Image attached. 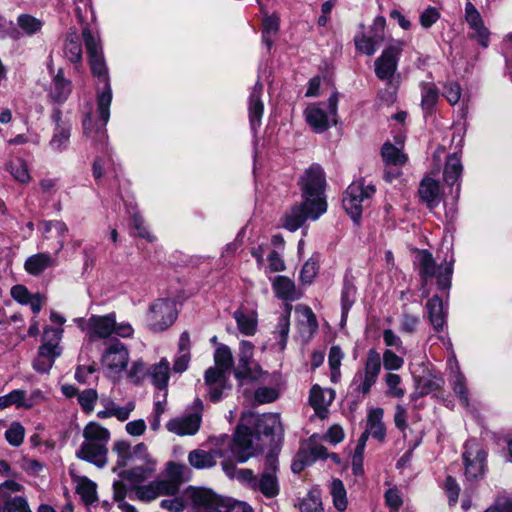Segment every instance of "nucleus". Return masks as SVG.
Instances as JSON below:
<instances>
[{
    "label": "nucleus",
    "mask_w": 512,
    "mask_h": 512,
    "mask_svg": "<svg viewBox=\"0 0 512 512\" xmlns=\"http://www.w3.org/2000/svg\"><path fill=\"white\" fill-rule=\"evenodd\" d=\"M64 53L69 61L78 63L82 59V47L76 31L70 32L67 35L64 47Z\"/></svg>",
    "instance_id": "a19ab883"
},
{
    "label": "nucleus",
    "mask_w": 512,
    "mask_h": 512,
    "mask_svg": "<svg viewBox=\"0 0 512 512\" xmlns=\"http://www.w3.org/2000/svg\"><path fill=\"white\" fill-rule=\"evenodd\" d=\"M134 498L141 502H151L158 498L153 481L147 485L133 487Z\"/></svg>",
    "instance_id": "6e6d98bb"
},
{
    "label": "nucleus",
    "mask_w": 512,
    "mask_h": 512,
    "mask_svg": "<svg viewBox=\"0 0 512 512\" xmlns=\"http://www.w3.org/2000/svg\"><path fill=\"white\" fill-rule=\"evenodd\" d=\"M107 447L102 443L84 441L76 451V457L102 468L107 463Z\"/></svg>",
    "instance_id": "6ab92c4d"
},
{
    "label": "nucleus",
    "mask_w": 512,
    "mask_h": 512,
    "mask_svg": "<svg viewBox=\"0 0 512 512\" xmlns=\"http://www.w3.org/2000/svg\"><path fill=\"white\" fill-rule=\"evenodd\" d=\"M128 362L129 352L126 346L119 341L111 343L102 355L103 366L115 374L126 369Z\"/></svg>",
    "instance_id": "4468645a"
},
{
    "label": "nucleus",
    "mask_w": 512,
    "mask_h": 512,
    "mask_svg": "<svg viewBox=\"0 0 512 512\" xmlns=\"http://www.w3.org/2000/svg\"><path fill=\"white\" fill-rule=\"evenodd\" d=\"M115 329V314L91 316L86 325V333L91 341L111 336Z\"/></svg>",
    "instance_id": "a211bd4d"
},
{
    "label": "nucleus",
    "mask_w": 512,
    "mask_h": 512,
    "mask_svg": "<svg viewBox=\"0 0 512 512\" xmlns=\"http://www.w3.org/2000/svg\"><path fill=\"white\" fill-rule=\"evenodd\" d=\"M331 494L337 510L343 511L347 506L346 490L341 480L335 479L331 484Z\"/></svg>",
    "instance_id": "603ef678"
},
{
    "label": "nucleus",
    "mask_w": 512,
    "mask_h": 512,
    "mask_svg": "<svg viewBox=\"0 0 512 512\" xmlns=\"http://www.w3.org/2000/svg\"><path fill=\"white\" fill-rule=\"evenodd\" d=\"M11 175L21 183H27L30 180L27 164L24 160L17 158L12 160L7 165Z\"/></svg>",
    "instance_id": "8fccbe9b"
},
{
    "label": "nucleus",
    "mask_w": 512,
    "mask_h": 512,
    "mask_svg": "<svg viewBox=\"0 0 512 512\" xmlns=\"http://www.w3.org/2000/svg\"><path fill=\"white\" fill-rule=\"evenodd\" d=\"M185 466L181 464H177L174 462H169L166 467V478L171 483L178 486L180 489V485L183 482V471Z\"/></svg>",
    "instance_id": "13d9d810"
},
{
    "label": "nucleus",
    "mask_w": 512,
    "mask_h": 512,
    "mask_svg": "<svg viewBox=\"0 0 512 512\" xmlns=\"http://www.w3.org/2000/svg\"><path fill=\"white\" fill-rule=\"evenodd\" d=\"M486 452L479 446L476 440H469L465 443L463 461L465 476L468 480H478L485 472Z\"/></svg>",
    "instance_id": "6e6552de"
},
{
    "label": "nucleus",
    "mask_w": 512,
    "mask_h": 512,
    "mask_svg": "<svg viewBox=\"0 0 512 512\" xmlns=\"http://www.w3.org/2000/svg\"><path fill=\"white\" fill-rule=\"evenodd\" d=\"M420 199L429 209L437 207L440 203V186L439 183L431 177L422 179L419 190Z\"/></svg>",
    "instance_id": "cd10ccee"
},
{
    "label": "nucleus",
    "mask_w": 512,
    "mask_h": 512,
    "mask_svg": "<svg viewBox=\"0 0 512 512\" xmlns=\"http://www.w3.org/2000/svg\"><path fill=\"white\" fill-rule=\"evenodd\" d=\"M438 97L439 91L434 84L424 85L422 88V109L427 113H431L438 101Z\"/></svg>",
    "instance_id": "c03bdc74"
},
{
    "label": "nucleus",
    "mask_w": 512,
    "mask_h": 512,
    "mask_svg": "<svg viewBox=\"0 0 512 512\" xmlns=\"http://www.w3.org/2000/svg\"><path fill=\"white\" fill-rule=\"evenodd\" d=\"M385 23L383 17H377L371 26L369 35L365 33L356 35L354 38L356 49L363 54L373 55L385 40Z\"/></svg>",
    "instance_id": "9b49d317"
},
{
    "label": "nucleus",
    "mask_w": 512,
    "mask_h": 512,
    "mask_svg": "<svg viewBox=\"0 0 512 512\" xmlns=\"http://www.w3.org/2000/svg\"><path fill=\"white\" fill-rule=\"evenodd\" d=\"M177 318L176 303L170 299H158L149 309V326L154 331H163L170 327Z\"/></svg>",
    "instance_id": "0eeeda50"
},
{
    "label": "nucleus",
    "mask_w": 512,
    "mask_h": 512,
    "mask_svg": "<svg viewBox=\"0 0 512 512\" xmlns=\"http://www.w3.org/2000/svg\"><path fill=\"white\" fill-rule=\"evenodd\" d=\"M262 92L263 85L260 82H257L249 96V120L253 129L260 126L264 113V104L261 99Z\"/></svg>",
    "instance_id": "393cba45"
},
{
    "label": "nucleus",
    "mask_w": 512,
    "mask_h": 512,
    "mask_svg": "<svg viewBox=\"0 0 512 512\" xmlns=\"http://www.w3.org/2000/svg\"><path fill=\"white\" fill-rule=\"evenodd\" d=\"M192 500L195 505L205 507L207 512H211L212 507L221 499H216L212 495L203 491H196L192 495Z\"/></svg>",
    "instance_id": "680f3d73"
},
{
    "label": "nucleus",
    "mask_w": 512,
    "mask_h": 512,
    "mask_svg": "<svg viewBox=\"0 0 512 512\" xmlns=\"http://www.w3.org/2000/svg\"><path fill=\"white\" fill-rule=\"evenodd\" d=\"M237 327L242 334L254 335L257 329V319L253 315H246L238 309L233 313Z\"/></svg>",
    "instance_id": "79ce46f5"
},
{
    "label": "nucleus",
    "mask_w": 512,
    "mask_h": 512,
    "mask_svg": "<svg viewBox=\"0 0 512 512\" xmlns=\"http://www.w3.org/2000/svg\"><path fill=\"white\" fill-rule=\"evenodd\" d=\"M214 361L217 368L228 372L233 365V357L230 348L226 345L219 346L215 351Z\"/></svg>",
    "instance_id": "09e8293b"
},
{
    "label": "nucleus",
    "mask_w": 512,
    "mask_h": 512,
    "mask_svg": "<svg viewBox=\"0 0 512 512\" xmlns=\"http://www.w3.org/2000/svg\"><path fill=\"white\" fill-rule=\"evenodd\" d=\"M375 193V187L371 184L365 185L362 181H355L347 188L343 207L355 223H358L364 203L367 202Z\"/></svg>",
    "instance_id": "39448f33"
},
{
    "label": "nucleus",
    "mask_w": 512,
    "mask_h": 512,
    "mask_svg": "<svg viewBox=\"0 0 512 512\" xmlns=\"http://www.w3.org/2000/svg\"><path fill=\"white\" fill-rule=\"evenodd\" d=\"M40 228L45 235L46 239H49L51 236L49 234L54 230L56 233V237L58 238V247L56 249V253L58 254L64 247V238L68 232L67 225L62 221H41Z\"/></svg>",
    "instance_id": "473e14b6"
},
{
    "label": "nucleus",
    "mask_w": 512,
    "mask_h": 512,
    "mask_svg": "<svg viewBox=\"0 0 512 512\" xmlns=\"http://www.w3.org/2000/svg\"><path fill=\"white\" fill-rule=\"evenodd\" d=\"M301 512H321L322 503L320 498L314 494H308L300 504Z\"/></svg>",
    "instance_id": "0e129e2a"
},
{
    "label": "nucleus",
    "mask_w": 512,
    "mask_h": 512,
    "mask_svg": "<svg viewBox=\"0 0 512 512\" xmlns=\"http://www.w3.org/2000/svg\"><path fill=\"white\" fill-rule=\"evenodd\" d=\"M279 427L280 418L273 413L262 414L257 417L255 422L256 434H253L248 427L238 425L229 445L232 454L240 463L256 457L262 452V447L255 440H259V435L273 436Z\"/></svg>",
    "instance_id": "7ed1b4c3"
},
{
    "label": "nucleus",
    "mask_w": 512,
    "mask_h": 512,
    "mask_svg": "<svg viewBox=\"0 0 512 512\" xmlns=\"http://www.w3.org/2000/svg\"><path fill=\"white\" fill-rule=\"evenodd\" d=\"M404 360L391 350L383 354V365L386 370H397L403 366Z\"/></svg>",
    "instance_id": "774afa93"
},
{
    "label": "nucleus",
    "mask_w": 512,
    "mask_h": 512,
    "mask_svg": "<svg viewBox=\"0 0 512 512\" xmlns=\"http://www.w3.org/2000/svg\"><path fill=\"white\" fill-rule=\"evenodd\" d=\"M97 398L98 394L95 389H86L79 393L78 402L86 413H90L94 410Z\"/></svg>",
    "instance_id": "bf43d9fd"
},
{
    "label": "nucleus",
    "mask_w": 512,
    "mask_h": 512,
    "mask_svg": "<svg viewBox=\"0 0 512 512\" xmlns=\"http://www.w3.org/2000/svg\"><path fill=\"white\" fill-rule=\"evenodd\" d=\"M303 201L285 215L283 226L289 231L299 229L307 219L316 220L327 210L324 198L325 175L318 164L311 165L299 180Z\"/></svg>",
    "instance_id": "f257e3e1"
},
{
    "label": "nucleus",
    "mask_w": 512,
    "mask_h": 512,
    "mask_svg": "<svg viewBox=\"0 0 512 512\" xmlns=\"http://www.w3.org/2000/svg\"><path fill=\"white\" fill-rule=\"evenodd\" d=\"M272 288L276 297L284 301H295L302 295L294 281L287 276H276L272 281Z\"/></svg>",
    "instance_id": "a878e982"
},
{
    "label": "nucleus",
    "mask_w": 512,
    "mask_h": 512,
    "mask_svg": "<svg viewBox=\"0 0 512 512\" xmlns=\"http://www.w3.org/2000/svg\"><path fill=\"white\" fill-rule=\"evenodd\" d=\"M404 42L395 41L386 47L375 60V74L381 80L390 81L397 70L398 58L403 50Z\"/></svg>",
    "instance_id": "9d476101"
},
{
    "label": "nucleus",
    "mask_w": 512,
    "mask_h": 512,
    "mask_svg": "<svg viewBox=\"0 0 512 512\" xmlns=\"http://www.w3.org/2000/svg\"><path fill=\"white\" fill-rule=\"evenodd\" d=\"M145 458L136 457L130 463L133 466L130 469L119 472V476L131 483H140L147 480L155 472V461H153L145 450Z\"/></svg>",
    "instance_id": "dca6fc26"
},
{
    "label": "nucleus",
    "mask_w": 512,
    "mask_h": 512,
    "mask_svg": "<svg viewBox=\"0 0 512 512\" xmlns=\"http://www.w3.org/2000/svg\"><path fill=\"white\" fill-rule=\"evenodd\" d=\"M226 373L227 372L217 367H210L205 372V384L208 386V394L213 402L219 401L223 391L230 388L227 385Z\"/></svg>",
    "instance_id": "aec40b11"
},
{
    "label": "nucleus",
    "mask_w": 512,
    "mask_h": 512,
    "mask_svg": "<svg viewBox=\"0 0 512 512\" xmlns=\"http://www.w3.org/2000/svg\"><path fill=\"white\" fill-rule=\"evenodd\" d=\"M158 497L162 495L174 496L179 492L178 486L167 479L153 481Z\"/></svg>",
    "instance_id": "69168bd1"
},
{
    "label": "nucleus",
    "mask_w": 512,
    "mask_h": 512,
    "mask_svg": "<svg viewBox=\"0 0 512 512\" xmlns=\"http://www.w3.org/2000/svg\"><path fill=\"white\" fill-rule=\"evenodd\" d=\"M211 512H253V510L245 502L221 499L212 507Z\"/></svg>",
    "instance_id": "37998d69"
},
{
    "label": "nucleus",
    "mask_w": 512,
    "mask_h": 512,
    "mask_svg": "<svg viewBox=\"0 0 512 512\" xmlns=\"http://www.w3.org/2000/svg\"><path fill=\"white\" fill-rule=\"evenodd\" d=\"M465 19L470 28L474 30L472 36L479 42L480 45L487 47L489 41V32L484 26L480 13L471 2L466 3Z\"/></svg>",
    "instance_id": "412c9836"
},
{
    "label": "nucleus",
    "mask_w": 512,
    "mask_h": 512,
    "mask_svg": "<svg viewBox=\"0 0 512 512\" xmlns=\"http://www.w3.org/2000/svg\"><path fill=\"white\" fill-rule=\"evenodd\" d=\"M384 411L382 408H372L368 411L366 428L361 436H372L374 439L383 442L386 437V428L383 422Z\"/></svg>",
    "instance_id": "4be33fe9"
},
{
    "label": "nucleus",
    "mask_w": 512,
    "mask_h": 512,
    "mask_svg": "<svg viewBox=\"0 0 512 512\" xmlns=\"http://www.w3.org/2000/svg\"><path fill=\"white\" fill-rule=\"evenodd\" d=\"M443 95L451 105L457 104L461 97L460 85L456 82L447 83Z\"/></svg>",
    "instance_id": "338daca9"
},
{
    "label": "nucleus",
    "mask_w": 512,
    "mask_h": 512,
    "mask_svg": "<svg viewBox=\"0 0 512 512\" xmlns=\"http://www.w3.org/2000/svg\"><path fill=\"white\" fill-rule=\"evenodd\" d=\"M279 394V389L276 386H260L254 391V403H272L279 398Z\"/></svg>",
    "instance_id": "49530a36"
},
{
    "label": "nucleus",
    "mask_w": 512,
    "mask_h": 512,
    "mask_svg": "<svg viewBox=\"0 0 512 512\" xmlns=\"http://www.w3.org/2000/svg\"><path fill=\"white\" fill-rule=\"evenodd\" d=\"M326 105L328 112L318 106H310L304 112L306 122L317 133H322L328 129L330 122L336 123L338 94L333 93L327 100Z\"/></svg>",
    "instance_id": "423d86ee"
},
{
    "label": "nucleus",
    "mask_w": 512,
    "mask_h": 512,
    "mask_svg": "<svg viewBox=\"0 0 512 512\" xmlns=\"http://www.w3.org/2000/svg\"><path fill=\"white\" fill-rule=\"evenodd\" d=\"M382 157L387 164L392 165H403L407 161L406 155L390 143L383 145Z\"/></svg>",
    "instance_id": "de8ad7c7"
},
{
    "label": "nucleus",
    "mask_w": 512,
    "mask_h": 512,
    "mask_svg": "<svg viewBox=\"0 0 512 512\" xmlns=\"http://www.w3.org/2000/svg\"><path fill=\"white\" fill-rule=\"evenodd\" d=\"M76 492L80 495L85 505H92L98 501L97 485L87 477L79 479Z\"/></svg>",
    "instance_id": "e433bc0d"
},
{
    "label": "nucleus",
    "mask_w": 512,
    "mask_h": 512,
    "mask_svg": "<svg viewBox=\"0 0 512 512\" xmlns=\"http://www.w3.org/2000/svg\"><path fill=\"white\" fill-rule=\"evenodd\" d=\"M71 93V83L63 76V70L59 69L51 83L49 97L55 103H63Z\"/></svg>",
    "instance_id": "c756f323"
},
{
    "label": "nucleus",
    "mask_w": 512,
    "mask_h": 512,
    "mask_svg": "<svg viewBox=\"0 0 512 512\" xmlns=\"http://www.w3.org/2000/svg\"><path fill=\"white\" fill-rule=\"evenodd\" d=\"M430 322L436 331H442L445 325L443 302L438 296H433L426 304Z\"/></svg>",
    "instance_id": "2f4dec72"
},
{
    "label": "nucleus",
    "mask_w": 512,
    "mask_h": 512,
    "mask_svg": "<svg viewBox=\"0 0 512 512\" xmlns=\"http://www.w3.org/2000/svg\"><path fill=\"white\" fill-rule=\"evenodd\" d=\"M462 170H463V167H462L460 158L457 156V154L450 155L447 158V161H446V164L444 167V172H443L444 182L449 186H453V185L457 184V182L462 174Z\"/></svg>",
    "instance_id": "f704fd0d"
},
{
    "label": "nucleus",
    "mask_w": 512,
    "mask_h": 512,
    "mask_svg": "<svg viewBox=\"0 0 512 512\" xmlns=\"http://www.w3.org/2000/svg\"><path fill=\"white\" fill-rule=\"evenodd\" d=\"M244 485L249 489L260 492L266 498H274L280 492L277 476L271 472H262L256 476L253 471L241 472Z\"/></svg>",
    "instance_id": "1a4fd4ad"
},
{
    "label": "nucleus",
    "mask_w": 512,
    "mask_h": 512,
    "mask_svg": "<svg viewBox=\"0 0 512 512\" xmlns=\"http://www.w3.org/2000/svg\"><path fill=\"white\" fill-rule=\"evenodd\" d=\"M388 387L386 394L393 398H402L405 394L404 389L400 387L401 377L398 374L388 373L385 377Z\"/></svg>",
    "instance_id": "4d7b16f0"
},
{
    "label": "nucleus",
    "mask_w": 512,
    "mask_h": 512,
    "mask_svg": "<svg viewBox=\"0 0 512 512\" xmlns=\"http://www.w3.org/2000/svg\"><path fill=\"white\" fill-rule=\"evenodd\" d=\"M356 287L354 284L347 278L344 280V285L341 293V304H342V314L346 315L349 309L352 307L355 301Z\"/></svg>",
    "instance_id": "3c124183"
},
{
    "label": "nucleus",
    "mask_w": 512,
    "mask_h": 512,
    "mask_svg": "<svg viewBox=\"0 0 512 512\" xmlns=\"http://www.w3.org/2000/svg\"><path fill=\"white\" fill-rule=\"evenodd\" d=\"M60 354L61 349L59 345L53 344L51 342H43V344L39 347L38 357L45 358L47 361H52L53 364L55 358L60 356Z\"/></svg>",
    "instance_id": "e2e57ef3"
},
{
    "label": "nucleus",
    "mask_w": 512,
    "mask_h": 512,
    "mask_svg": "<svg viewBox=\"0 0 512 512\" xmlns=\"http://www.w3.org/2000/svg\"><path fill=\"white\" fill-rule=\"evenodd\" d=\"M325 391L318 385H314L310 391V404L314 408L315 413L324 419L327 417L328 409L327 406L331 404L334 398V392L332 390L327 391L329 398L326 399Z\"/></svg>",
    "instance_id": "c85d7f7f"
},
{
    "label": "nucleus",
    "mask_w": 512,
    "mask_h": 512,
    "mask_svg": "<svg viewBox=\"0 0 512 512\" xmlns=\"http://www.w3.org/2000/svg\"><path fill=\"white\" fill-rule=\"evenodd\" d=\"M17 24L23 33L29 36L39 32L43 26L40 19L29 14L20 15L17 19Z\"/></svg>",
    "instance_id": "a18cd8bd"
},
{
    "label": "nucleus",
    "mask_w": 512,
    "mask_h": 512,
    "mask_svg": "<svg viewBox=\"0 0 512 512\" xmlns=\"http://www.w3.org/2000/svg\"><path fill=\"white\" fill-rule=\"evenodd\" d=\"M380 370V355L374 349H371L367 355L364 372L357 373L355 376V379L358 378L360 381L357 390L362 392L364 395H367L370 392L371 387L376 383Z\"/></svg>",
    "instance_id": "2eb2a0df"
},
{
    "label": "nucleus",
    "mask_w": 512,
    "mask_h": 512,
    "mask_svg": "<svg viewBox=\"0 0 512 512\" xmlns=\"http://www.w3.org/2000/svg\"><path fill=\"white\" fill-rule=\"evenodd\" d=\"M22 485L7 480L0 484V512H32L25 497H11L10 493L19 492Z\"/></svg>",
    "instance_id": "f8f14e48"
},
{
    "label": "nucleus",
    "mask_w": 512,
    "mask_h": 512,
    "mask_svg": "<svg viewBox=\"0 0 512 512\" xmlns=\"http://www.w3.org/2000/svg\"><path fill=\"white\" fill-rule=\"evenodd\" d=\"M85 441L102 443L106 446L110 439V432L97 422L88 423L83 430Z\"/></svg>",
    "instance_id": "c9c22d12"
},
{
    "label": "nucleus",
    "mask_w": 512,
    "mask_h": 512,
    "mask_svg": "<svg viewBox=\"0 0 512 512\" xmlns=\"http://www.w3.org/2000/svg\"><path fill=\"white\" fill-rule=\"evenodd\" d=\"M113 450L118 454L117 466L125 467L136 457L145 458V450L147 447L143 443H139L133 448L126 441H117L114 444Z\"/></svg>",
    "instance_id": "5701e85b"
},
{
    "label": "nucleus",
    "mask_w": 512,
    "mask_h": 512,
    "mask_svg": "<svg viewBox=\"0 0 512 512\" xmlns=\"http://www.w3.org/2000/svg\"><path fill=\"white\" fill-rule=\"evenodd\" d=\"M82 36L89 58L91 73L98 79L97 111L102 124L101 127L97 129V133L103 136L105 126L109 121L112 102L110 78L99 39L92 34L89 28L83 29Z\"/></svg>",
    "instance_id": "f03ea898"
},
{
    "label": "nucleus",
    "mask_w": 512,
    "mask_h": 512,
    "mask_svg": "<svg viewBox=\"0 0 512 512\" xmlns=\"http://www.w3.org/2000/svg\"><path fill=\"white\" fill-rule=\"evenodd\" d=\"M71 125L60 124L55 126L53 136L49 142V146L52 150L62 151L67 148L70 140Z\"/></svg>",
    "instance_id": "4c0bfd02"
},
{
    "label": "nucleus",
    "mask_w": 512,
    "mask_h": 512,
    "mask_svg": "<svg viewBox=\"0 0 512 512\" xmlns=\"http://www.w3.org/2000/svg\"><path fill=\"white\" fill-rule=\"evenodd\" d=\"M418 273L421 279L424 296H428V282L436 279L439 289L445 290L450 287L453 267L451 263L437 265L432 254L428 250H420L416 254Z\"/></svg>",
    "instance_id": "20e7f679"
},
{
    "label": "nucleus",
    "mask_w": 512,
    "mask_h": 512,
    "mask_svg": "<svg viewBox=\"0 0 512 512\" xmlns=\"http://www.w3.org/2000/svg\"><path fill=\"white\" fill-rule=\"evenodd\" d=\"M318 269L317 261L313 259L307 260L300 271V280L302 283L311 284L318 273Z\"/></svg>",
    "instance_id": "052dcab7"
},
{
    "label": "nucleus",
    "mask_w": 512,
    "mask_h": 512,
    "mask_svg": "<svg viewBox=\"0 0 512 512\" xmlns=\"http://www.w3.org/2000/svg\"><path fill=\"white\" fill-rule=\"evenodd\" d=\"M170 363L166 358L160 360L159 363L151 366L149 370L153 384L158 389H165L169 380Z\"/></svg>",
    "instance_id": "72a5a7b5"
},
{
    "label": "nucleus",
    "mask_w": 512,
    "mask_h": 512,
    "mask_svg": "<svg viewBox=\"0 0 512 512\" xmlns=\"http://www.w3.org/2000/svg\"><path fill=\"white\" fill-rule=\"evenodd\" d=\"M254 346L249 341L240 342L239 364L235 371L238 380H257L263 374L261 367L253 362Z\"/></svg>",
    "instance_id": "ddd939ff"
},
{
    "label": "nucleus",
    "mask_w": 512,
    "mask_h": 512,
    "mask_svg": "<svg viewBox=\"0 0 512 512\" xmlns=\"http://www.w3.org/2000/svg\"><path fill=\"white\" fill-rule=\"evenodd\" d=\"M24 436L25 428L19 422H13L5 431V439L14 447H18L23 443Z\"/></svg>",
    "instance_id": "864d4df0"
},
{
    "label": "nucleus",
    "mask_w": 512,
    "mask_h": 512,
    "mask_svg": "<svg viewBox=\"0 0 512 512\" xmlns=\"http://www.w3.org/2000/svg\"><path fill=\"white\" fill-rule=\"evenodd\" d=\"M12 298L22 305H30L31 310L38 314L44 303V296L40 293L32 295L24 285H15L11 288Z\"/></svg>",
    "instance_id": "bb28decb"
},
{
    "label": "nucleus",
    "mask_w": 512,
    "mask_h": 512,
    "mask_svg": "<svg viewBox=\"0 0 512 512\" xmlns=\"http://www.w3.org/2000/svg\"><path fill=\"white\" fill-rule=\"evenodd\" d=\"M225 454L221 449L206 451L202 449H195L189 452L188 462L195 469H207L214 467L217 463V457H224Z\"/></svg>",
    "instance_id": "b1692460"
},
{
    "label": "nucleus",
    "mask_w": 512,
    "mask_h": 512,
    "mask_svg": "<svg viewBox=\"0 0 512 512\" xmlns=\"http://www.w3.org/2000/svg\"><path fill=\"white\" fill-rule=\"evenodd\" d=\"M280 18L276 14L267 15L263 19L262 40L268 48H271L274 37L278 34Z\"/></svg>",
    "instance_id": "ea45409f"
},
{
    "label": "nucleus",
    "mask_w": 512,
    "mask_h": 512,
    "mask_svg": "<svg viewBox=\"0 0 512 512\" xmlns=\"http://www.w3.org/2000/svg\"><path fill=\"white\" fill-rule=\"evenodd\" d=\"M201 421V414L193 412L172 418L167 422L166 428L178 436H192L199 431Z\"/></svg>",
    "instance_id": "f3484780"
},
{
    "label": "nucleus",
    "mask_w": 512,
    "mask_h": 512,
    "mask_svg": "<svg viewBox=\"0 0 512 512\" xmlns=\"http://www.w3.org/2000/svg\"><path fill=\"white\" fill-rule=\"evenodd\" d=\"M10 405H16L18 408H31L33 401L27 400L26 391L13 390L9 394L0 397V409H5Z\"/></svg>",
    "instance_id": "58836bf2"
},
{
    "label": "nucleus",
    "mask_w": 512,
    "mask_h": 512,
    "mask_svg": "<svg viewBox=\"0 0 512 512\" xmlns=\"http://www.w3.org/2000/svg\"><path fill=\"white\" fill-rule=\"evenodd\" d=\"M292 305L291 304H285V313L279 318L278 324H277V332L279 333L281 337L280 345L283 349L286 345V339L289 334V327H290V314L292 311Z\"/></svg>",
    "instance_id": "5fc2aeb1"
},
{
    "label": "nucleus",
    "mask_w": 512,
    "mask_h": 512,
    "mask_svg": "<svg viewBox=\"0 0 512 512\" xmlns=\"http://www.w3.org/2000/svg\"><path fill=\"white\" fill-rule=\"evenodd\" d=\"M55 264V257H52L48 253H37L26 259L24 268L29 274L37 276L47 268L53 267Z\"/></svg>",
    "instance_id": "7c9ffc66"
}]
</instances>
